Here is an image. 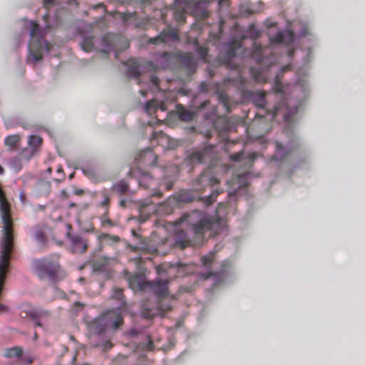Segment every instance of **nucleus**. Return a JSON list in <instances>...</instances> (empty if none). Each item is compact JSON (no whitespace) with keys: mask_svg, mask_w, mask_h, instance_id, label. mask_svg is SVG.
Listing matches in <instances>:
<instances>
[{"mask_svg":"<svg viewBox=\"0 0 365 365\" xmlns=\"http://www.w3.org/2000/svg\"><path fill=\"white\" fill-rule=\"evenodd\" d=\"M242 154L240 153H235L232 155H231V159L235 161H239L241 158Z\"/></svg>","mask_w":365,"mask_h":365,"instance_id":"45","label":"nucleus"},{"mask_svg":"<svg viewBox=\"0 0 365 365\" xmlns=\"http://www.w3.org/2000/svg\"><path fill=\"white\" fill-rule=\"evenodd\" d=\"M25 313V317H30L31 318H36L42 315H47L48 312L42 310H36L29 305H24L22 307L21 315Z\"/></svg>","mask_w":365,"mask_h":365,"instance_id":"17","label":"nucleus"},{"mask_svg":"<svg viewBox=\"0 0 365 365\" xmlns=\"http://www.w3.org/2000/svg\"><path fill=\"white\" fill-rule=\"evenodd\" d=\"M54 3V0H44V6L48 8V6L53 5Z\"/></svg>","mask_w":365,"mask_h":365,"instance_id":"47","label":"nucleus"},{"mask_svg":"<svg viewBox=\"0 0 365 365\" xmlns=\"http://www.w3.org/2000/svg\"><path fill=\"white\" fill-rule=\"evenodd\" d=\"M42 143V139L39 136L31 135L29 138V143L34 148L38 147Z\"/></svg>","mask_w":365,"mask_h":365,"instance_id":"29","label":"nucleus"},{"mask_svg":"<svg viewBox=\"0 0 365 365\" xmlns=\"http://www.w3.org/2000/svg\"><path fill=\"white\" fill-rule=\"evenodd\" d=\"M109 199L108 197H106L105 200L102 202L103 205H106L108 203Z\"/></svg>","mask_w":365,"mask_h":365,"instance_id":"51","label":"nucleus"},{"mask_svg":"<svg viewBox=\"0 0 365 365\" xmlns=\"http://www.w3.org/2000/svg\"><path fill=\"white\" fill-rule=\"evenodd\" d=\"M101 224H102V226H103V227H106L107 225L113 226V223H112L111 220L108 218H105V217H103L101 219Z\"/></svg>","mask_w":365,"mask_h":365,"instance_id":"39","label":"nucleus"},{"mask_svg":"<svg viewBox=\"0 0 365 365\" xmlns=\"http://www.w3.org/2000/svg\"><path fill=\"white\" fill-rule=\"evenodd\" d=\"M98 240L103 245H114L118 244L120 239L118 236L101 233L98 235Z\"/></svg>","mask_w":365,"mask_h":365,"instance_id":"14","label":"nucleus"},{"mask_svg":"<svg viewBox=\"0 0 365 365\" xmlns=\"http://www.w3.org/2000/svg\"><path fill=\"white\" fill-rule=\"evenodd\" d=\"M19 140V137L16 135H14L8 136L5 140V143L8 145L14 146L17 144Z\"/></svg>","mask_w":365,"mask_h":365,"instance_id":"32","label":"nucleus"},{"mask_svg":"<svg viewBox=\"0 0 365 365\" xmlns=\"http://www.w3.org/2000/svg\"><path fill=\"white\" fill-rule=\"evenodd\" d=\"M128 16H131V14H123V19L126 21L128 19Z\"/></svg>","mask_w":365,"mask_h":365,"instance_id":"53","label":"nucleus"},{"mask_svg":"<svg viewBox=\"0 0 365 365\" xmlns=\"http://www.w3.org/2000/svg\"><path fill=\"white\" fill-rule=\"evenodd\" d=\"M136 249H138V250H143V251H145V252H155L156 251V250H155V249H153V250H150L148 247H144V246H141V245L138 246V247H136Z\"/></svg>","mask_w":365,"mask_h":365,"instance_id":"41","label":"nucleus"},{"mask_svg":"<svg viewBox=\"0 0 365 365\" xmlns=\"http://www.w3.org/2000/svg\"><path fill=\"white\" fill-rule=\"evenodd\" d=\"M175 3L180 4L183 3L185 6V9H191L194 15L200 17L206 18L208 13L206 9L207 1H198V0H175Z\"/></svg>","mask_w":365,"mask_h":365,"instance_id":"7","label":"nucleus"},{"mask_svg":"<svg viewBox=\"0 0 365 365\" xmlns=\"http://www.w3.org/2000/svg\"><path fill=\"white\" fill-rule=\"evenodd\" d=\"M182 266L180 264H172L169 267V272H171L174 269H178V276H182L184 274L183 272L181 271Z\"/></svg>","mask_w":365,"mask_h":365,"instance_id":"36","label":"nucleus"},{"mask_svg":"<svg viewBox=\"0 0 365 365\" xmlns=\"http://www.w3.org/2000/svg\"><path fill=\"white\" fill-rule=\"evenodd\" d=\"M174 18L176 21L184 23L185 21V9H177L174 11Z\"/></svg>","mask_w":365,"mask_h":365,"instance_id":"25","label":"nucleus"},{"mask_svg":"<svg viewBox=\"0 0 365 365\" xmlns=\"http://www.w3.org/2000/svg\"><path fill=\"white\" fill-rule=\"evenodd\" d=\"M294 35L292 31L287 30L283 31H279L275 36L270 37L272 43H282L285 44H290L293 42Z\"/></svg>","mask_w":365,"mask_h":365,"instance_id":"11","label":"nucleus"},{"mask_svg":"<svg viewBox=\"0 0 365 365\" xmlns=\"http://www.w3.org/2000/svg\"><path fill=\"white\" fill-rule=\"evenodd\" d=\"M180 115V118L183 120H187L190 118V115L188 113H185L184 112H181Z\"/></svg>","mask_w":365,"mask_h":365,"instance_id":"48","label":"nucleus"},{"mask_svg":"<svg viewBox=\"0 0 365 365\" xmlns=\"http://www.w3.org/2000/svg\"><path fill=\"white\" fill-rule=\"evenodd\" d=\"M72 250L76 253H83L86 251L88 244L86 240L79 236H73L71 238Z\"/></svg>","mask_w":365,"mask_h":365,"instance_id":"12","label":"nucleus"},{"mask_svg":"<svg viewBox=\"0 0 365 365\" xmlns=\"http://www.w3.org/2000/svg\"><path fill=\"white\" fill-rule=\"evenodd\" d=\"M113 188L120 194H125L128 189V185L125 182L121 181L115 185Z\"/></svg>","mask_w":365,"mask_h":365,"instance_id":"27","label":"nucleus"},{"mask_svg":"<svg viewBox=\"0 0 365 365\" xmlns=\"http://www.w3.org/2000/svg\"><path fill=\"white\" fill-rule=\"evenodd\" d=\"M150 81L151 83H153V85L156 88H158V82H159V80L158 78V77H156L155 76H151L150 78Z\"/></svg>","mask_w":365,"mask_h":365,"instance_id":"40","label":"nucleus"},{"mask_svg":"<svg viewBox=\"0 0 365 365\" xmlns=\"http://www.w3.org/2000/svg\"><path fill=\"white\" fill-rule=\"evenodd\" d=\"M195 43L196 44V50L198 52L200 56L205 59L207 53V48L200 46L196 40L195 41Z\"/></svg>","mask_w":365,"mask_h":365,"instance_id":"34","label":"nucleus"},{"mask_svg":"<svg viewBox=\"0 0 365 365\" xmlns=\"http://www.w3.org/2000/svg\"><path fill=\"white\" fill-rule=\"evenodd\" d=\"M177 242L180 243L182 247H187L190 244V240L183 231L178 233Z\"/></svg>","mask_w":365,"mask_h":365,"instance_id":"23","label":"nucleus"},{"mask_svg":"<svg viewBox=\"0 0 365 365\" xmlns=\"http://www.w3.org/2000/svg\"><path fill=\"white\" fill-rule=\"evenodd\" d=\"M6 309V307L3 305V304H0V310H2V311H4Z\"/></svg>","mask_w":365,"mask_h":365,"instance_id":"52","label":"nucleus"},{"mask_svg":"<svg viewBox=\"0 0 365 365\" xmlns=\"http://www.w3.org/2000/svg\"><path fill=\"white\" fill-rule=\"evenodd\" d=\"M187 222L192 226V231L197 238L203 237L205 232L212 231L211 235L218 233L222 226L221 220H213L212 218L205 215L199 211H194L190 214L184 215L176 221L177 225Z\"/></svg>","mask_w":365,"mask_h":365,"instance_id":"2","label":"nucleus"},{"mask_svg":"<svg viewBox=\"0 0 365 365\" xmlns=\"http://www.w3.org/2000/svg\"><path fill=\"white\" fill-rule=\"evenodd\" d=\"M76 193L77 195H80V194H81V193H82V190H76Z\"/></svg>","mask_w":365,"mask_h":365,"instance_id":"56","label":"nucleus"},{"mask_svg":"<svg viewBox=\"0 0 365 365\" xmlns=\"http://www.w3.org/2000/svg\"><path fill=\"white\" fill-rule=\"evenodd\" d=\"M208 152L209 150L207 148L193 152L191 155L190 159L193 163H203L208 156Z\"/></svg>","mask_w":365,"mask_h":365,"instance_id":"19","label":"nucleus"},{"mask_svg":"<svg viewBox=\"0 0 365 365\" xmlns=\"http://www.w3.org/2000/svg\"><path fill=\"white\" fill-rule=\"evenodd\" d=\"M151 289L160 299H163L168 294V281L157 279L149 282Z\"/></svg>","mask_w":365,"mask_h":365,"instance_id":"10","label":"nucleus"},{"mask_svg":"<svg viewBox=\"0 0 365 365\" xmlns=\"http://www.w3.org/2000/svg\"><path fill=\"white\" fill-rule=\"evenodd\" d=\"M62 172H63L62 168H58V170H57V173H62Z\"/></svg>","mask_w":365,"mask_h":365,"instance_id":"54","label":"nucleus"},{"mask_svg":"<svg viewBox=\"0 0 365 365\" xmlns=\"http://www.w3.org/2000/svg\"><path fill=\"white\" fill-rule=\"evenodd\" d=\"M0 216L3 224L0 238V259L4 256V260H10L14 243L13 220L11 215L10 206L0 188Z\"/></svg>","mask_w":365,"mask_h":365,"instance_id":"1","label":"nucleus"},{"mask_svg":"<svg viewBox=\"0 0 365 365\" xmlns=\"http://www.w3.org/2000/svg\"><path fill=\"white\" fill-rule=\"evenodd\" d=\"M252 57L257 61H261L262 58V48L261 46H255L253 51Z\"/></svg>","mask_w":365,"mask_h":365,"instance_id":"30","label":"nucleus"},{"mask_svg":"<svg viewBox=\"0 0 365 365\" xmlns=\"http://www.w3.org/2000/svg\"><path fill=\"white\" fill-rule=\"evenodd\" d=\"M171 309V304H170V302H165L164 301H160L159 302V305H158V309L156 311V312H152L150 313L152 311L150 310H148V313H147V310H144L143 314L144 316L147 317H152L156 314H161V312H166V311H168Z\"/></svg>","mask_w":365,"mask_h":365,"instance_id":"16","label":"nucleus"},{"mask_svg":"<svg viewBox=\"0 0 365 365\" xmlns=\"http://www.w3.org/2000/svg\"><path fill=\"white\" fill-rule=\"evenodd\" d=\"M126 65L128 66V75L132 77H138L141 73V69L139 63L134 59L129 60Z\"/></svg>","mask_w":365,"mask_h":365,"instance_id":"15","label":"nucleus"},{"mask_svg":"<svg viewBox=\"0 0 365 365\" xmlns=\"http://www.w3.org/2000/svg\"><path fill=\"white\" fill-rule=\"evenodd\" d=\"M219 182V180L212 175L210 169L204 170L200 175L194 180L193 189L196 192H203L206 187Z\"/></svg>","mask_w":365,"mask_h":365,"instance_id":"6","label":"nucleus"},{"mask_svg":"<svg viewBox=\"0 0 365 365\" xmlns=\"http://www.w3.org/2000/svg\"><path fill=\"white\" fill-rule=\"evenodd\" d=\"M90 329L96 334H101L108 329L107 327L105 320L101 317L95 319L90 324Z\"/></svg>","mask_w":365,"mask_h":365,"instance_id":"13","label":"nucleus"},{"mask_svg":"<svg viewBox=\"0 0 365 365\" xmlns=\"http://www.w3.org/2000/svg\"><path fill=\"white\" fill-rule=\"evenodd\" d=\"M218 274L216 273V272H207V273H205V274H202V277L205 279H208L209 277H212V276H215V275H217Z\"/></svg>","mask_w":365,"mask_h":365,"instance_id":"44","label":"nucleus"},{"mask_svg":"<svg viewBox=\"0 0 365 365\" xmlns=\"http://www.w3.org/2000/svg\"><path fill=\"white\" fill-rule=\"evenodd\" d=\"M180 61L182 63L189 69H192L196 66V61L191 53H185L181 55Z\"/></svg>","mask_w":365,"mask_h":365,"instance_id":"20","label":"nucleus"},{"mask_svg":"<svg viewBox=\"0 0 365 365\" xmlns=\"http://www.w3.org/2000/svg\"><path fill=\"white\" fill-rule=\"evenodd\" d=\"M130 287L133 289H142L143 288V278L140 275L130 277L128 279Z\"/></svg>","mask_w":365,"mask_h":365,"instance_id":"21","label":"nucleus"},{"mask_svg":"<svg viewBox=\"0 0 365 365\" xmlns=\"http://www.w3.org/2000/svg\"><path fill=\"white\" fill-rule=\"evenodd\" d=\"M108 329H117L123 322V317L120 308L108 310L104 312L101 316Z\"/></svg>","mask_w":365,"mask_h":365,"instance_id":"8","label":"nucleus"},{"mask_svg":"<svg viewBox=\"0 0 365 365\" xmlns=\"http://www.w3.org/2000/svg\"><path fill=\"white\" fill-rule=\"evenodd\" d=\"M274 90H275L276 93H283L282 85L279 83H277Z\"/></svg>","mask_w":365,"mask_h":365,"instance_id":"42","label":"nucleus"},{"mask_svg":"<svg viewBox=\"0 0 365 365\" xmlns=\"http://www.w3.org/2000/svg\"><path fill=\"white\" fill-rule=\"evenodd\" d=\"M255 156H256V154H253L252 158H255Z\"/></svg>","mask_w":365,"mask_h":365,"instance_id":"58","label":"nucleus"},{"mask_svg":"<svg viewBox=\"0 0 365 365\" xmlns=\"http://www.w3.org/2000/svg\"><path fill=\"white\" fill-rule=\"evenodd\" d=\"M158 109H160L163 111L165 110V106L162 102H158L157 101H148L145 107V110L149 115H151L153 112L156 111Z\"/></svg>","mask_w":365,"mask_h":365,"instance_id":"18","label":"nucleus"},{"mask_svg":"<svg viewBox=\"0 0 365 365\" xmlns=\"http://www.w3.org/2000/svg\"><path fill=\"white\" fill-rule=\"evenodd\" d=\"M177 41H178L177 30L174 29H168V30L162 31L158 36L155 38H150L149 43L153 44H158Z\"/></svg>","mask_w":365,"mask_h":365,"instance_id":"9","label":"nucleus"},{"mask_svg":"<svg viewBox=\"0 0 365 365\" xmlns=\"http://www.w3.org/2000/svg\"><path fill=\"white\" fill-rule=\"evenodd\" d=\"M276 146H277V153H276V155L280 158V157H282V147L278 143H276Z\"/></svg>","mask_w":365,"mask_h":365,"instance_id":"43","label":"nucleus"},{"mask_svg":"<svg viewBox=\"0 0 365 365\" xmlns=\"http://www.w3.org/2000/svg\"><path fill=\"white\" fill-rule=\"evenodd\" d=\"M103 262L100 266L109 264L115 260V258L108 257H103Z\"/></svg>","mask_w":365,"mask_h":365,"instance_id":"38","label":"nucleus"},{"mask_svg":"<svg viewBox=\"0 0 365 365\" xmlns=\"http://www.w3.org/2000/svg\"><path fill=\"white\" fill-rule=\"evenodd\" d=\"M22 349L19 346L6 349L4 351V356L6 358L18 359L21 356Z\"/></svg>","mask_w":365,"mask_h":365,"instance_id":"22","label":"nucleus"},{"mask_svg":"<svg viewBox=\"0 0 365 365\" xmlns=\"http://www.w3.org/2000/svg\"><path fill=\"white\" fill-rule=\"evenodd\" d=\"M31 362H32V359H29L26 360V362H22V365H29Z\"/></svg>","mask_w":365,"mask_h":365,"instance_id":"49","label":"nucleus"},{"mask_svg":"<svg viewBox=\"0 0 365 365\" xmlns=\"http://www.w3.org/2000/svg\"><path fill=\"white\" fill-rule=\"evenodd\" d=\"M31 26V41L29 43V52L30 55L33 57L35 61L41 60L43 55L41 50L43 47L46 51H49L51 49V44L44 41L42 38L41 31L38 29V25L34 21L30 22Z\"/></svg>","mask_w":365,"mask_h":365,"instance_id":"3","label":"nucleus"},{"mask_svg":"<svg viewBox=\"0 0 365 365\" xmlns=\"http://www.w3.org/2000/svg\"><path fill=\"white\" fill-rule=\"evenodd\" d=\"M140 93H142L143 96H144L145 94V91H140Z\"/></svg>","mask_w":365,"mask_h":365,"instance_id":"57","label":"nucleus"},{"mask_svg":"<svg viewBox=\"0 0 365 365\" xmlns=\"http://www.w3.org/2000/svg\"><path fill=\"white\" fill-rule=\"evenodd\" d=\"M140 158L145 161L147 159H153L154 160L156 159V157L154 155L153 151L150 148L144 150L143 153L140 154Z\"/></svg>","mask_w":365,"mask_h":365,"instance_id":"31","label":"nucleus"},{"mask_svg":"<svg viewBox=\"0 0 365 365\" xmlns=\"http://www.w3.org/2000/svg\"><path fill=\"white\" fill-rule=\"evenodd\" d=\"M112 297L120 301V308L125 305L124 296L123 294V290L121 289L115 288L113 290Z\"/></svg>","mask_w":365,"mask_h":365,"instance_id":"24","label":"nucleus"},{"mask_svg":"<svg viewBox=\"0 0 365 365\" xmlns=\"http://www.w3.org/2000/svg\"><path fill=\"white\" fill-rule=\"evenodd\" d=\"M112 344L110 341H106L103 345V347L105 350H107V349H109L112 347Z\"/></svg>","mask_w":365,"mask_h":365,"instance_id":"46","label":"nucleus"},{"mask_svg":"<svg viewBox=\"0 0 365 365\" xmlns=\"http://www.w3.org/2000/svg\"><path fill=\"white\" fill-rule=\"evenodd\" d=\"M214 262V255L213 254H209L207 255H205L202 257V263L203 266L207 268L210 269L211 267V264Z\"/></svg>","mask_w":365,"mask_h":365,"instance_id":"26","label":"nucleus"},{"mask_svg":"<svg viewBox=\"0 0 365 365\" xmlns=\"http://www.w3.org/2000/svg\"><path fill=\"white\" fill-rule=\"evenodd\" d=\"M34 265L38 277L41 279L53 278L58 269V263L48 259H36Z\"/></svg>","mask_w":365,"mask_h":365,"instance_id":"4","label":"nucleus"},{"mask_svg":"<svg viewBox=\"0 0 365 365\" xmlns=\"http://www.w3.org/2000/svg\"><path fill=\"white\" fill-rule=\"evenodd\" d=\"M255 101L257 106L263 107L265 104L264 94L262 93H257L256 95V98H255Z\"/></svg>","mask_w":365,"mask_h":365,"instance_id":"33","label":"nucleus"},{"mask_svg":"<svg viewBox=\"0 0 365 365\" xmlns=\"http://www.w3.org/2000/svg\"><path fill=\"white\" fill-rule=\"evenodd\" d=\"M36 239L39 243L43 244L46 240V237L42 232L39 231V232H37L36 234Z\"/></svg>","mask_w":365,"mask_h":365,"instance_id":"37","label":"nucleus"},{"mask_svg":"<svg viewBox=\"0 0 365 365\" xmlns=\"http://www.w3.org/2000/svg\"><path fill=\"white\" fill-rule=\"evenodd\" d=\"M194 200V196L188 190H181L175 197H170L163 205L160 210L166 215L172 213L174 207L178 202H190Z\"/></svg>","mask_w":365,"mask_h":365,"instance_id":"5","label":"nucleus"},{"mask_svg":"<svg viewBox=\"0 0 365 365\" xmlns=\"http://www.w3.org/2000/svg\"><path fill=\"white\" fill-rule=\"evenodd\" d=\"M93 46L94 45L93 41L91 38L84 39L81 43V47L83 50H84L86 52L91 51L93 49Z\"/></svg>","mask_w":365,"mask_h":365,"instance_id":"28","label":"nucleus"},{"mask_svg":"<svg viewBox=\"0 0 365 365\" xmlns=\"http://www.w3.org/2000/svg\"><path fill=\"white\" fill-rule=\"evenodd\" d=\"M4 173V168L0 165V175Z\"/></svg>","mask_w":365,"mask_h":365,"instance_id":"55","label":"nucleus"},{"mask_svg":"<svg viewBox=\"0 0 365 365\" xmlns=\"http://www.w3.org/2000/svg\"><path fill=\"white\" fill-rule=\"evenodd\" d=\"M218 195L219 192L217 191H213L210 196L206 197L204 200V202L206 204V205H211L215 200V198Z\"/></svg>","mask_w":365,"mask_h":365,"instance_id":"35","label":"nucleus"},{"mask_svg":"<svg viewBox=\"0 0 365 365\" xmlns=\"http://www.w3.org/2000/svg\"><path fill=\"white\" fill-rule=\"evenodd\" d=\"M235 55V54L234 53V51H232V50L229 51V52H228V57L229 58H231L232 56H234Z\"/></svg>","mask_w":365,"mask_h":365,"instance_id":"50","label":"nucleus"}]
</instances>
